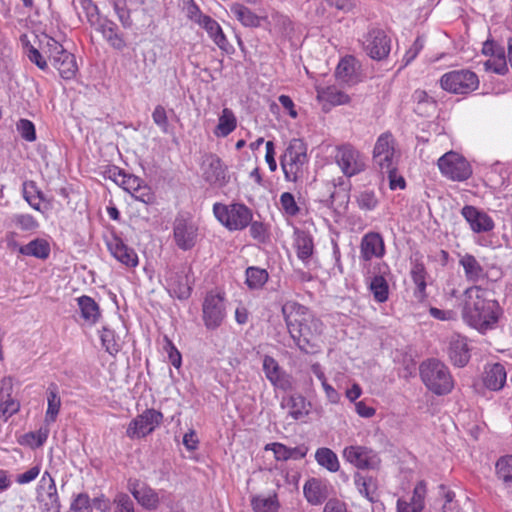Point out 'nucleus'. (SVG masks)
<instances>
[{
    "label": "nucleus",
    "mask_w": 512,
    "mask_h": 512,
    "mask_svg": "<svg viewBox=\"0 0 512 512\" xmlns=\"http://www.w3.org/2000/svg\"><path fill=\"white\" fill-rule=\"evenodd\" d=\"M282 314L288 332L297 347L304 353H314L319 347V339L323 331L322 322L315 318L305 306L295 301L284 303Z\"/></svg>",
    "instance_id": "obj_1"
},
{
    "label": "nucleus",
    "mask_w": 512,
    "mask_h": 512,
    "mask_svg": "<svg viewBox=\"0 0 512 512\" xmlns=\"http://www.w3.org/2000/svg\"><path fill=\"white\" fill-rule=\"evenodd\" d=\"M462 317L471 327L485 332L498 321L499 305L487 298V291L482 286L472 285L463 293Z\"/></svg>",
    "instance_id": "obj_2"
},
{
    "label": "nucleus",
    "mask_w": 512,
    "mask_h": 512,
    "mask_svg": "<svg viewBox=\"0 0 512 512\" xmlns=\"http://www.w3.org/2000/svg\"><path fill=\"white\" fill-rule=\"evenodd\" d=\"M419 374L426 388L437 396L447 395L454 388V379L449 368L438 359L423 361Z\"/></svg>",
    "instance_id": "obj_3"
},
{
    "label": "nucleus",
    "mask_w": 512,
    "mask_h": 512,
    "mask_svg": "<svg viewBox=\"0 0 512 512\" xmlns=\"http://www.w3.org/2000/svg\"><path fill=\"white\" fill-rule=\"evenodd\" d=\"M307 162L306 144L301 139H292L280 159L285 179L296 182L303 176Z\"/></svg>",
    "instance_id": "obj_4"
},
{
    "label": "nucleus",
    "mask_w": 512,
    "mask_h": 512,
    "mask_svg": "<svg viewBox=\"0 0 512 512\" xmlns=\"http://www.w3.org/2000/svg\"><path fill=\"white\" fill-rule=\"evenodd\" d=\"M216 218L230 231L243 230L252 221V211L244 204L223 205L216 203L213 207Z\"/></svg>",
    "instance_id": "obj_5"
},
{
    "label": "nucleus",
    "mask_w": 512,
    "mask_h": 512,
    "mask_svg": "<svg viewBox=\"0 0 512 512\" xmlns=\"http://www.w3.org/2000/svg\"><path fill=\"white\" fill-rule=\"evenodd\" d=\"M441 174L452 181L462 182L472 175L470 163L461 154L449 151L437 161Z\"/></svg>",
    "instance_id": "obj_6"
},
{
    "label": "nucleus",
    "mask_w": 512,
    "mask_h": 512,
    "mask_svg": "<svg viewBox=\"0 0 512 512\" xmlns=\"http://www.w3.org/2000/svg\"><path fill=\"white\" fill-rule=\"evenodd\" d=\"M440 86L450 93L468 94L478 88L479 79L471 70H453L442 75Z\"/></svg>",
    "instance_id": "obj_7"
},
{
    "label": "nucleus",
    "mask_w": 512,
    "mask_h": 512,
    "mask_svg": "<svg viewBox=\"0 0 512 512\" xmlns=\"http://www.w3.org/2000/svg\"><path fill=\"white\" fill-rule=\"evenodd\" d=\"M334 160L346 177L355 176L365 170L364 156L351 144L336 147Z\"/></svg>",
    "instance_id": "obj_8"
},
{
    "label": "nucleus",
    "mask_w": 512,
    "mask_h": 512,
    "mask_svg": "<svg viewBox=\"0 0 512 512\" xmlns=\"http://www.w3.org/2000/svg\"><path fill=\"white\" fill-rule=\"evenodd\" d=\"M373 160L382 173L396 170L395 140L391 133L381 134L374 146Z\"/></svg>",
    "instance_id": "obj_9"
},
{
    "label": "nucleus",
    "mask_w": 512,
    "mask_h": 512,
    "mask_svg": "<svg viewBox=\"0 0 512 512\" xmlns=\"http://www.w3.org/2000/svg\"><path fill=\"white\" fill-rule=\"evenodd\" d=\"M345 461L360 470H377L381 465L379 454L370 447L351 445L343 450Z\"/></svg>",
    "instance_id": "obj_10"
},
{
    "label": "nucleus",
    "mask_w": 512,
    "mask_h": 512,
    "mask_svg": "<svg viewBox=\"0 0 512 512\" xmlns=\"http://www.w3.org/2000/svg\"><path fill=\"white\" fill-rule=\"evenodd\" d=\"M163 420V414L155 409H146L132 419L127 427L126 435L130 439H139L152 433Z\"/></svg>",
    "instance_id": "obj_11"
},
{
    "label": "nucleus",
    "mask_w": 512,
    "mask_h": 512,
    "mask_svg": "<svg viewBox=\"0 0 512 512\" xmlns=\"http://www.w3.org/2000/svg\"><path fill=\"white\" fill-rule=\"evenodd\" d=\"M190 268L181 266L167 268L164 273V279L168 292L178 299H187L191 294V283L188 278Z\"/></svg>",
    "instance_id": "obj_12"
},
{
    "label": "nucleus",
    "mask_w": 512,
    "mask_h": 512,
    "mask_svg": "<svg viewBox=\"0 0 512 512\" xmlns=\"http://www.w3.org/2000/svg\"><path fill=\"white\" fill-rule=\"evenodd\" d=\"M202 312L206 328L210 330L218 328L226 315L223 295L209 292L204 299Z\"/></svg>",
    "instance_id": "obj_13"
},
{
    "label": "nucleus",
    "mask_w": 512,
    "mask_h": 512,
    "mask_svg": "<svg viewBox=\"0 0 512 512\" xmlns=\"http://www.w3.org/2000/svg\"><path fill=\"white\" fill-rule=\"evenodd\" d=\"M173 236L176 245L181 250H190L197 242L198 227L191 219L179 215L174 221Z\"/></svg>",
    "instance_id": "obj_14"
},
{
    "label": "nucleus",
    "mask_w": 512,
    "mask_h": 512,
    "mask_svg": "<svg viewBox=\"0 0 512 512\" xmlns=\"http://www.w3.org/2000/svg\"><path fill=\"white\" fill-rule=\"evenodd\" d=\"M362 46L368 56L375 60H382L390 52V40L381 29H372L364 35Z\"/></svg>",
    "instance_id": "obj_15"
},
{
    "label": "nucleus",
    "mask_w": 512,
    "mask_h": 512,
    "mask_svg": "<svg viewBox=\"0 0 512 512\" xmlns=\"http://www.w3.org/2000/svg\"><path fill=\"white\" fill-rule=\"evenodd\" d=\"M37 500L44 512H60V501L54 479L49 472H44L37 489Z\"/></svg>",
    "instance_id": "obj_16"
},
{
    "label": "nucleus",
    "mask_w": 512,
    "mask_h": 512,
    "mask_svg": "<svg viewBox=\"0 0 512 512\" xmlns=\"http://www.w3.org/2000/svg\"><path fill=\"white\" fill-rule=\"evenodd\" d=\"M202 170L204 179L210 184L222 187L229 180L227 167L223 164L221 159L214 154L205 157Z\"/></svg>",
    "instance_id": "obj_17"
},
{
    "label": "nucleus",
    "mask_w": 512,
    "mask_h": 512,
    "mask_svg": "<svg viewBox=\"0 0 512 512\" xmlns=\"http://www.w3.org/2000/svg\"><path fill=\"white\" fill-rule=\"evenodd\" d=\"M461 214L469 223L471 230L475 233H485L494 229L495 224L493 219L474 206H464L461 210Z\"/></svg>",
    "instance_id": "obj_18"
},
{
    "label": "nucleus",
    "mask_w": 512,
    "mask_h": 512,
    "mask_svg": "<svg viewBox=\"0 0 512 512\" xmlns=\"http://www.w3.org/2000/svg\"><path fill=\"white\" fill-rule=\"evenodd\" d=\"M107 247L110 253L122 264L128 267H135L138 264L137 254L120 237L112 235L107 240Z\"/></svg>",
    "instance_id": "obj_19"
},
{
    "label": "nucleus",
    "mask_w": 512,
    "mask_h": 512,
    "mask_svg": "<svg viewBox=\"0 0 512 512\" xmlns=\"http://www.w3.org/2000/svg\"><path fill=\"white\" fill-rule=\"evenodd\" d=\"M23 198L36 211L45 213L51 208V201L37 187L34 181H25L22 187Z\"/></svg>",
    "instance_id": "obj_20"
},
{
    "label": "nucleus",
    "mask_w": 512,
    "mask_h": 512,
    "mask_svg": "<svg viewBox=\"0 0 512 512\" xmlns=\"http://www.w3.org/2000/svg\"><path fill=\"white\" fill-rule=\"evenodd\" d=\"M459 265L463 268L465 279L468 282L476 285V283L488 278L487 271L472 254L460 255Z\"/></svg>",
    "instance_id": "obj_21"
},
{
    "label": "nucleus",
    "mask_w": 512,
    "mask_h": 512,
    "mask_svg": "<svg viewBox=\"0 0 512 512\" xmlns=\"http://www.w3.org/2000/svg\"><path fill=\"white\" fill-rule=\"evenodd\" d=\"M507 379V372L501 363L487 364L482 374L483 385L491 391H500Z\"/></svg>",
    "instance_id": "obj_22"
},
{
    "label": "nucleus",
    "mask_w": 512,
    "mask_h": 512,
    "mask_svg": "<svg viewBox=\"0 0 512 512\" xmlns=\"http://www.w3.org/2000/svg\"><path fill=\"white\" fill-rule=\"evenodd\" d=\"M360 252L365 261H369L373 257L381 258L385 253L384 241L381 235L374 232L366 234L362 238Z\"/></svg>",
    "instance_id": "obj_23"
},
{
    "label": "nucleus",
    "mask_w": 512,
    "mask_h": 512,
    "mask_svg": "<svg viewBox=\"0 0 512 512\" xmlns=\"http://www.w3.org/2000/svg\"><path fill=\"white\" fill-rule=\"evenodd\" d=\"M448 356L450 361L457 367H464L469 359V349L467 341L460 335H453L450 338L448 346Z\"/></svg>",
    "instance_id": "obj_24"
},
{
    "label": "nucleus",
    "mask_w": 512,
    "mask_h": 512,
    "mask_svg": "<svg viewBox=\"0 0 512 512\" xmlns=\"http://www.w3.org/2000/svg\"><path fill=\"white\" fill-rule=\"evenodd\" d=\"M263 370L267 379L275 386L283 390L290 388V382L281 370L278 362L271 356L266 355L263 359Z\"/></svg>",
    "instance_id": "obj_25"
},
{
    "label": "nucleus",
    "mask_w": 512,
    "mask_h": 512,
    "mask_svg": "<svg viewBox=\"0 0 512 512\" xmlns=\"http://www.w3.org/2000/svg\"><path fill=\"white\" fill-rule=\"evenodd\" d=\"M353 481L358 492L369 502L373 503L377 500L378 481L375 477L355 472Z\"/></svg>",
    "instance_id": "obj_26"
},
{
    "label": "nucleus",
    "mask_w": 512,
    "mask_h": 512,
    "mask_svg": "<svg viewBox=\"0 0 512 512\" xmlns=\"http://www.w3.org/2000/svg\"><path fill=\"white\" fill-rule=\"evenodd\" d=\"M138 484H130V491L137 502L145 509L154 510L158 507L160 499L158 493L148 486L137 487Z\"/></svg>",
    "instance_id": "obj_27"
},
{
    "label": "nucleus",
    "mask_w": 512,
    "mask_h": 512,
    "mask_svg": "<svg viewBox=\"0 0 512 512\" xmlns=\"http://www.w3.org/2000/svg\"><path fill=\"white\" fill-rule=\"evenodd\" d=\"M95 29L103 35L113 48L122 50L126 46L123 37L117 32V25L113 21L103 19Z\"/></svg>",
    "instance_id": "obj_28"
},
{
    "label": "nucleus",
    "mask_w": 512,
    "mask_h": 512,
    "mask_svg": "<svg viewBox=\"0 0 512 512\" xmlns=\"http://www.w3.org/2000/svg\"><path fill=\"white\" fill-rule=\"evenodd\" d=\"M282 406L288 409L293 419L299 420L308 415L310 404L302 395L296 394L283 399Z\"/></svg>",
    "instance_id": "obj_29"
},
{
    "label": "nucleus",
    "mask_w": 512,
    "mask_h": 512,
    "mask_svg": "<svg viewBox=\"0 0 512 512\" xmlns=\"http://www.w3.org/2000/svg\"><path fill=\"white\" fill-rule=\"evenodd\" d=\"M307 501L312 505H318L327 498V487L318 479L308 480L303 488Z\"/></svg>",
    "instance_id": "obj_30"
},
{
    "label": "nucleus",
    "mask_w": 512,
    "mask_h": 512,
    "mask_svg": "<svg viewBox=\"0 0 512 512\" xmlns=\"http://www.w3.org/2000/svg\"><path fill=\"white\" fill-rule=\"evenodd\" d=\"M109 178L130 194H132L142 184V180L140 178L135 175L126 174L118 167H113L109 170Z\"/></svg>",
    "instance_id": "obj_31"
},
{
    "label": "nucleus",
    "mask_w": 512,
    "mask_h": 512,
    "mask_svg": "<svg viewBox=\"0 0 512 512\" xmlns=\"http://www.w3.org/2000/svg\"><path fill=\"white\" fill-rule=\"evenodd\" d=\"M82 318L90 325L95 324L100 317L98 304L89 296H81L77 299Z\"/></svg>",
    "instance_id": "obj_32"
},
{
    "label": "nucleus",
    "mask_w": 512,
    "mask_h": 512,
    "mask_svg": "<svg viewBox=\"0 0 512 512\" xmlns=\"http://www.w3.org/2000/svg\"><path fill=\"white\" fill-rule=\"evenodd\" d=\"M199 25L206 30L209 37L220 49H226L228 41L222 31V28L216 20L212 19L210 16H207L206 18L202 19V22Z\"/></svg>",
    "instance_id": "obj_33"
},
{
    "label": "nucleus",
    "mask_w": 512,
    "mask_h": 512,
    "mask_svg": "<svg viewBox=\"0 0 512 512\" xmlns=\"http://www.w3.org/2000/svg\"><path fill=\"white\" fill-rule=\"evenodd\" d=\"M237 126V119L233 111L229 108H224L219 116L218 124L215 127L214 134L217 137H226L232 133Z\"/></svg>",
    "instance_id": "obj_34"
},
{
    "label": "nucleus",
    "mask_w": 512,
    "mask_h": 512,
    "mask_svg": "<svg viewBox=\"0 0 512 512\" xmlns=\"http://www.w3.org/2000/svg\"><path fill=\"white\" fill-rule=\"evenodd\" d=\"M337 79L344 84L352 86L356 84L355 60L352 57L343 58L335 71Z\"/></svg>",
    "instance_id": "obj_35"
},
{
    "label": "nucleus",
    "mask_w": 512,
    "mask_h": 512,
    "mask_svg": "<svg viewBox=\"0 0 512 512\" xmlns=\"http://www.w3.org/2000/svg\"><path fill=\"white\" fill-rule=\"evenodd\" d=\"M22 255L46 259L50 254L49 243L44 239H35L19 248Z\"/></svg>",
    "instance_id": "obj_36"
},
{
    "label": "nucleus",
    "mask_w": 512,
    "mask_h": 512,
    "mask_svg": "<svg viewBox=\"0 0 512 512\" xmlns=\"http://www.w3.org/2000/svg\"><path fill=\"white\" fill-rule=\"evenodd\" d=\"M230 10L242 25L246 27H258L260 25V17L243 5L234 3Z\"/></svg>",
    "instance_id": "obj_37"
},
{
    "label": "nucleus",
    "mask_w": 512,
    "mask_h": 512,
    "mask_svg": "<svg viewBox=\"0 0 512 512\" xmlns=\"http://www.w3.org/2000/svg\"><path fill=\"white\" fill-rule=\"evenodd\" d=\"M315 460L320 466L326 468L330 472H337L340 468L337 455L331 449L326 447H321L316 450Z\"/></svg>",
    "instance_id": "obj_38"
},
{
    "label": "nucleus",
    "mask_w": 512,
    "mask_h": 512,
    "mask_svg": "<svg viewBox=\"0 0 512 512\" xmlns=\"http://www.w3.org/2000/svg\"><path fill=\"white\" fill-rule=\"evenodd\" d=\"M496 476L506 489L512 490V455L501 457L497 461Z\"/></svg>",
    "instance_id": "obj_39"
},
{
    "label": "nucleus",
    "mask_w": 512,
    "mask_h": 512,
    "mask_svg": "<svg viewBox=\"0 0 512 512\" xmlns=\"http://www.w3.org/2000/svg\"><path fill=\"white\" fill-rule=\"evenodd\" d=\"M411 277L416 285L415 297L423 300L426 297V271L421 263H415L411 269Z\"/></svg>",
    "instance_id": "obj_40"
},
{
    "label": "nucleus",
    "mask_w": 512,
    "mask_h": 512,
    "mask_svg": "<svg viewBox=\"0 0 512 512\" xmlns=\"http://www.w3.org/2000/svg\"><path fill=\"white\" fill-rule=\"evenodd\" d=\"M295 246L298 258L303 262H307L312 256L314 250L312 237L304 232L298 233Z\"/></svg>",
    "instance_id": "obj_41"
},
{
    "label": "nucleus",
    "mask_w": 512,
    "mask_h": 512,
    "mask_svg": "<svg viewBox=\"0 0 512 512\" xmlns=\"http://www.w3.org/2000/svg\"><path fill=\"white\" fill-rule=\"evenodd\" d=\"M318 95L319 97H321L322 99H324L325 101L329 102L334 106L345 105L350 103L351 101V98L348 94L337 89L334 86H329L319 90Z\"/></svg>",
    "instance_id": "obj_42"
},
{
    "label": "nucleus",
    "mask_w": 512,
    "mask_h": 512,
    "mask_svg": "<svg viewBox=\"0 0 512 512\" xmlns=\"http://www.w3.org/2000/svg\"><path fill=\"white\" fill-rule=\"evenodd\" d=\"M54 67L59 71V74L64 79H72L78 70L75 56L68 52L64 54L62 59L57 62Z\"/></svg>",
    "instance_id": "obj_43"
},
{
    "label": "nucleus",
    "mask_w": 512,
    "mask_h": 512,
    "mask_svg": "<svg viewBox=\"0 0 512 512\" xmlns=\"http://www.w3.org/2000/svg\"><path fill=\"white\" fill-rule=\"evenodd\" d=\"M252 507L255 512H277L279 504L277 496H255L251 500Z\"/></svg>",
    "instance_id": "obj_44"
},
{
    "label": "nucleus",
    "mask_w": 512,
    "mask_h": 512,
    "mask_svg": "<svg viewBox=\"0 0 512 512\" xmlns=\"http://www.w3.org/2000/svg\"><path fill=\"white\" fill-rule=\"evenodd\" d=\"M369 288L374 296V299L377 302L383 303L388 300L389 286L386 279L383 276L378 275L373 277V279L370 282Z\"/></svg>",
    "instance_id": "obj_45"
},
{
    "label": "nucleus",
    "mask_w": 512,
    "mask_h": 512,
    "mask_svg": "<svg viewBox=\"0 0 512 512\" xmlns=\"http://www.w3.org/2000/svg\"><path fill=\"white\" fill-rule=\"evenodd\" d=\"M268 280V273L265 269L249 267L246 270V284L250 289L261 288Z\"/></svg>",
    "instance_id": "obj_46"
},
{
    "label": "nucleus",
    "mask_w": 512,
    "mask_h": 512,
    "mask_svg": "<svg viewBox=\"0 0 512 512\" xmlns=\"http://www.w3.org/2000/svg\"><path fill=\"white\" fill-rule=\"evenodd\" d=\"M48 407L45 415L46 423L50 424L55 422L61 407V399L56 391V388H49L47 397Z\"/></svg>",
    "instance_id": "obj_47"
},
{
    "label": "nucleus",
    "mask_w": 512,
    "mask_h": 512,
    "mask_svg": "<svg viewBox=\"0 0 512 512\" xmlns=\"http://www.w3.org/2000/svg\"><path fill=\"white\" fill-rule=\"evenodd\" d=\"M49 434L48 428H40L38 431L29 432L21 437L20 443L31 448H38L44 444Z\"/></svg>",
    "instance_id": "obj_48"
},
{
    "label": "nucleus",
    "mask_w": 512,
    "mask_h": 512,
    "mask_svg": "<svg viewBox=\"0 0 512 512\" xmlns=\"http://www.w3.org/2000/svg\"><path fill=\"white\" fill-rule=\"evenodd\" d=\"M485 67L497 74H505L508 71V67L504 50H498V54L492 56L485 62Z\"/></svg>",
    "instance_id": "obj_49"
},
{
    "label": "nucleus",
    "mask_w": 512,
    "mask_h": 512,
    "mask_svg": "<svg viewBox=\"0 0 512 512\" xmlns=\"http://www.w3.org/2000/svg\"><path fill=\"white\" fill-rule=\"evenodd\" d=\"M46 48L48 57L53 66L62 59L64 54L68 53V51L64 49V47L59 42L52 38L48 39Z\"/></svg>",
    "instance_id": "obj_50"
},
{
    "label": "nucleus",
    "mask_w": 512,
    "mask_h": 512,
    "mask_svg": "<svg viewBox=\"0 0 512 512\" xmlns=\"http://www.w3.org/2000/svg\"><path fill=\"white\" fill-rule=\"evenodd\" d=\"M46 48L48 57L53 66L62 59L64 54L68 53V51L64 49V47L59 42L52 38L48 39Z\"/></svg>",
    "instance_id": "obj_51"
},
{
    "label": "nucleus",
    "mask_w": 512,
    "mask_h": 512,
    "mask_svg": "<svg viewBox=\"0 0 512 512\" xmlns=\"http://www.w3.org/2000/svg\"><path fill=\"white\" fill-rule=\"evenodd\" d=\"M426 495V483L424 481H420L416 484L413 494L409 499L413 502L414 510L412 512H421L424 508V498Z\"/></svg>",
    "instance_id": "obj_52"
},
{
    "label": "nucleus",
    "mask_w": 512,
    "mask_h": 512,
    "mask_svg": "<svg viewBox=\"0 0 512 512\" xmlns=\"http://www.w3.org/2000/svg\"><path fill=\"white\" fill-rule=\"evenodd\" d=\"M101 342L109 354H115L119 351L120 345L115 339L114 332L106 327L101 332Z\"/></svg>",
    "instance_id": "obj_53"
},
{
    "label": "nucleus",
    "mask_w": 512,
    "mask_h": 512,
    "mask_svg": "<svg viewBox=\"0 0 512 512\" xmlns=\"http://www.w3.org/2000/svg\"><path fill=\"white\" fill-rule=\"evenodd\" d=\"M280 204L285 214L296 216L299 213V207L294 196L290 192H284L280 196Z\"/></svg>",
    "instance_id": "obj_54"
},
{
    "label": "nucleus",
    "mask_w": 512,
    "mask_h": 512,
    "mask_svg": "<svg viewBox=\"0 0 512 512\" xmlns=\"http://www.w3.org/2000/svg\"><path fill=\"white\" fill-rule=\"evenodd\" d=\"M20 409V404L15 399L7 395L5 400L1 399L0 403V417L6 421L9 417L17 413Z\"/></svg>",
    "instance_id": "obj_55"
},
{
    "label": "nucleus",
    "mask_w": 512,
    "mask_h": 512,
    "mask_svg": "<svg viewBox=\"0 0 512 512\" xmlns=\"http://www.w3.org/2000/svg\"><path fill=\"white\" fill-rule=\"evenodd\" d=\"M357 203L362 210L371 211L378 205V199L373 191H363L358 195Z\"/></svg>",
    "instance_id": "obj_56"
},
{
    "label": "nucleus",
    "mask_w": 512,
    "mask_h": 512,
    "mask_svg": "<svg viewBox=\"0 0 512 512\" xmlns=\"http://www.w3.org/2000/svg\"><path fill=\"white\" fill-rule=\"evenodd\" d=\"M16 127L21 137L26 141L33 142L36 140L35 126L30 120L20 119Z\"/></svg>",
    "instance_id": "obj_57"
},
{
    "label": "nucleus",
    "mask_w": 512,
    "mask_h": 512,
    "mask_svg": "<svg viewBox=\"0 0 512 512\" xmlns=\"http://www.w3.org/2000/svg\"><path fill=\"white\" fill-rule=\"evenodd\" d=\"M113 6L122 26L124 28H130L132 26V19L130 11L126 8L125 2L122 0L115 1Z\"/></svg>",
    "instance_id": "obj_58"
},
{
    "label": "nucleus",
    "mask_w": 512,
    "mask_h": 512,
    "mask_svg": "<svg viewBox=\"0 0 512 512\" xmlns=\"http://www.w3.org/2000/svg\"><path fill=\"white\" fill-rule=\"evenodd\" d=\"M13 221L20 229L25 231H31L38 227V222L30 214L15 215Z\"/></svg>",
    "instance_id": "obj_59"
},
{
    "label": "nucleus",
    "mask_w": 512,
    "mask_h": 512,
    "mask_svg": "<svg viewBox=\"0 0 512 512\" xmlns=\"http://www.w3.org/2000/svg\"><path fill=\"white\" fill-rule=\"evenodd\" d=\"M250 225V235L253 239L257 240L260 243L266 242L268 238V232L266 226L259 221H251Z\"/></svg>",
    "instance_id": "obj_60"
},
{
    "label": "nucleus",
    "mask_w": 512,
    "mask_h": 512,
    "mask_svg": "<svg viewBox=\"0 0 512 512\" xmlns=\"http://www.w3.org/2000/svg\"><path fill=\"white\" fill-rule=\"evenodd\" d=\"M72 512H92L91 501L87 494L81 493L71 504Z\"/></svg>",
    "instance_id": "obj_61"
},
{
    "label": "nucleus",
    "mask_w": 512,
    "mask_h": 512,
    "mask_svg": "<svg viewBox=\"0 0 512 512\" xmlns=\"http://www.w3.org/2000/svg\"><path fill=\"white\" fill-rule=\"evenodd\" d=\"M114 512H135L134 503L131 498L124 493H120L116 496Z\"/></svg>",
    "instance_id": "obj_62"
},
{
    "label": "nucleus",
    "mask_w": 512,
    "mask_h": 512,
    "mask_svg": "<svg viewBox=\"0 0 512 512\" xmlns=\"http://www.w3.org/2000/svg\"><path fill=\"white\" fill-rule=\"evenodd\" d=\"M131 195L135 198V200L145 204H151L155 200V196L152 190L143 183Z\"/></svg>",
    "instance_id": "obj_63"
},
{
    "label": "nucleus",
    "mask_w": 512,
    "mask_h": 512,
    "mask_svg": "<svg viewBox=\"0 0 512 512\" xmlns=\"http://www.w3.org/2000/svg\"><path fill=\"white\" fill-rule=\"evenodd\" d=\"M440 489L443 491L444 496V504H443V512H461L457 501H455V493L453 491H446L443 485L440 486Z\"/></svg>",
    "instance_id": "obj_64"
}]
</instances>
